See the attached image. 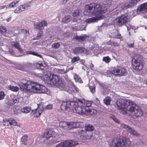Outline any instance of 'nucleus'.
Here are the masks:
<instances>
[{
    "instance_id": "17",
    "label": "nucleus",
    "mask_w": 147,
    "mask_h": 147,
    "mask_svg": "<svg viewBox=\"0 0 147 147\" xmlns=\"http://www.w3.org/2000/svg\"><path fill=\"white\" fill-rule=\"evenodd\" d=\"M121 126L123 128L127 130L131 134L136 136H139V134L136 132V131L132 129L128 125L123 124L121 125Z\"/></svg>"
},
{
    "instance_id": "27",
    "label": "nucleus",
    "mask_w": 147,
    "mask_h": 147,
    "mask_svg": "<svg viewBox=\"0 0 147 147\" xmlns=\"http://www.w3.org/2000/svg\"><path fill=\"white\" fill-rule=\"evenodd\" d=\"M111 34L112 37L114 38H120L121 36V34H119L117 31L115 30Z\"/></svg>"
},
{
    "instance_id": "60",
    "label": "nucleus",
    "mask_w": 147,
    "mask_h": 147,
    "mask_svg": "<svg viewBox=\"0 0 147 147\" xmlns=\"http://www.w3.org/2000/svg\"><path fill=\"white\" fill-rule=\"evenodd\" d=\"M119 45V44L115 42H113L112 46H114V47H115L116 46H118Z\"/></svg>"
},
{
    "instance_id": "4",
    "label": "nucleus",
    "mask_w": 147,
    "mask_h": 147,
    "mask_svg": "<svg viewBox=\"0 0 147 147\" xmlns=\"http://www.w3.org/2000/svg\"><path fill=\"white\" fill-rule=\"evenodd\" d=\"M130 143L129 139L122 137L114 139L112 142L111 145L112 147H128L130 146Z\"/></svg>"
},
{
    "instance_id": "37",
    "label": "nucleus",
    "mask_w": 147,
    "mask_h": 147,
    "mask_svg": "<svg viewBox=\"0 0 147 147\" xmlns=\"http://www.w3.org/2000/svg\"><path fill=\"white\" fill-rule=\"evenodd\" d=\"M26 52L27 54L32 55H34L38 56L40 57H42V56L41 55L38 54L35 52H34L31 51H28Z\"/></svg>"
},
{
    "instance_id": "3",
    "label": "nucleus",
    "mask_w": 147,
    "mask_h": 147,
    "mask_svg": "<svg viewBox=\"0 0 147 147\" xmlns=\"http://www.w3.org/2000/svg\"><path fill=\"white\" fill-rule=\"evenodd\" d=\"M44 78L45 82L47 84L58 86L62 89L64 88L66 85L64 80L57 75L49 76L46 74L44 76Z\"/></svg>"
},
{
    "instance_id": "29",
    "label": "nucleus",
    "mask_w": 147,
    "mask_h": 147,
    "mask_svg": "<svg viewBox=\"0 0 147 147\" xmlns=\"http://www.w3.org/2000/svg\"><path fill=\"white\" fill-rule=\"evenodd\" d=\"M88 36L86 35H84L83 36H76L75 37V38L78 41L80 42H82Z\"/></svg>"
},
{
    "instance_id": "56",
    "label": "nucleus",
    "mask_w": 147,
    "mask_h": 147,
    "mask_svg": "<svg viewBox=\"0 0 147 147\" xmlns=\"http://www.w3.org/2000/svg\"><path fill=\"white\" fill-rule=\"evenodd\" d=\"M11 99L9 100L8 102V105L10 106H12L14 105V103H13Z\"/></svg>"
},
{
    "instance_id": "59",
    "label": "nucleus",
    "mask_w": 147,
    "mask_h": 147,
    "mask_svg": "<svg viewBox=\"0 0 147 147\" xmlns=\"http://www.w3.org/2000/svg\"><path fill=\"white\" fill-rule=\"evenodd\" d=\"M37 113V110L36 109L34 110H32L31 112L30 113V115H32L35 113Z\"/></svg>"
},
{
    "instance_id": "18",
    "label": "nucleus",
    "mask_w": 147,
    "mask_h": 147,
    "mask_svg": "<svg viewBox=\"0 0 147 147\" xmlns=\"http://www.w3.org/2000/svg\"><path fill=\"white\" fill-rule=\"evenodd\" d=\"M47 25V22L45 21H42L39 23L35 24H34V27L37 29L41 30L45 26Z\"/></svg>"
},
{
    "instance_id": "44",
    "label": "nucleus",
    "mask_w": 147,
    "mask_h": 147,
    "mask_svg": "<svg viewBox=\"0 0 147 147\" xmlns=\"http://www.w3.org/2000/svg\"><path fill=\"white\" fill-rule=\"evenodd\" d=\"M102 60L106 63H108L110 61L111 59L108 56H107L103 57Z\"/></svg>"
},
{
    "instance_id": "33",
    "label": "nucleus",
    "mask_w": 147,
    "mask_h": 147,
    "mask_svg": "<svg viewBox=\"0 0 147 147\" xmlns=\"http://www.w3.org/2000/svg\"><path fill=\"white\" fill-rule=\"evenodd\" d=\"M7 31L6 28L3 26H0V32L1 34L5 35Z\"/></svg>"
},
{
    "instance_id": "45",
    "label": "nucleus",
    "mask_w": 147,
    "mask_h": 147,
    "mask_svg": "<svg viewBox=\"0 0 147 147\" xmlns=\"http://www.w3.org/2000/svg\"><path fill=\"white\" fill-rule=\"evenodd\" d=\"M68 71L69 70H67V69H59L58 70L59 73L62 74H66Z\"/></svg>"
},
{
    "instance_id": "28",
    "label": "nucleus",
    "mask_w": 147,
    "mask_h": 147,
    "mask_svg": "<svg viewBox=\"0 0 147 147\" xmlns=\"http://www.w3.org/2000/svg\"><path fill=\"white\" fill-rule=\"evenodd\" d=\"M31 3L30 2L27 3L25 4L24 5H20V7H21V9L23 11H24L25 9H28L30 7V6Z\"/></svg>"
},
{
    "instance_id": "30",
    "label": "nucleus",
    "mask_w": 147,
    "mask_h": 147,
    "mask_svg": "<svg viewBox=\"0 0 147 147\" xmlns=\"http://www.w3.org/2000/svg\"><path fill=\"white\" fill-rule=\"evenodd\" d=\"M28 140V136L26 135L23 136L21 139L22 144L25 145H26V142Z\"/></svg>"
},
{
    "instance_id": "16",
    "label": "nucleus",
    "mask_w": 147,
    "mask_h": 147,
    "mask_svg": "<svg viewBox=\"0 0 147 147\" xmlns=\"http://www.w3.org/2000/svg\"><path fill=\"white\" fill-rule=\"evenodd\" d=\"M71 102L67 101L63 102L60 106L61 109L69 111L70 109H71V108H72L71 105Z\"/></svg>"
},
{
    "instance_id": "53",
    "label": "nucleus",
    "mask_w": 147,
    "mask_h": 147,
    "mask_svg": "<svg viewBox=\"0 0 147 147\" xmlns=\"http://www.w3.org/2000/svg\"><path fill=\"white\" fill-rule=\"evenodd\" d=\"M5 94L3 92H0V100L3 99L5 97Z\"/></svg>"
},
{
    "instance_id": "42",
    "label": "nucleus",
    "mask_w": 147,
    "mask_h": 147,
    "mask_svg": "<svg viewBox=\"0 0 147 147\" xmlns=\"http://www.w3.org/2000/svg\"><path fill=\"white\" fill-rule=\"evenodd\" d=\"M42 32L40 31L37 34V36L36 37L34 38L33 39L34 40L38 39L40 38L42 36Z\"/></svg>"
},
{
    "instance_id": "7",
    "label": "nucleus",
    "mask_w": 147,
    "mask_h": 147,
    "mask_svg": "<svg viewBox=\"0 0 147 147\" xmlns=\"http://www.w3.org/2000/svg\"><path fill=\"white\" fill-rule=\"evenodd\" d=\"M126 101L124 99H119L117 101V105L120 110V112L123 114H125L126 113Z\"/></svg>"
},
{
    "instance_id": "63",
    "label": "nucleus",
    "mask_w": 147,
    "mask_h": 147,
    "mask_svg": "<svg viewBox=\"0 0 147 147\" xmlns=\"http://www.w3.org/2000/svg\"><path fill=\"white\" fill-rule=\"evenodd\" d=\"M134 43H133L130 44H127L128 46L129 47H134Z\"/></svg>"
},
{
    "instance_id": "62",
    "label": "nucleus",
    "mask_w": 147,
    "mask_h": 147,
    "mask_svg": "<svg viewBox=\"0 0 147 147\" xmlns=\"http://www.w3.org/2000/svg\"><path fill=\"white\" fill-rule=\"evenodd\" d=\"M38 67H40V68L41 69H43L44 68V66L42 64H38Z\"/></svg>"
},
{
    "instance_id": "22",
    "label": "nucleus",
    "mask_w": 147,
    "mask_h": 147,
    "mask_svg": "<svg viewBox=\"0 0 147 147\" xmlns=\"http://www.w3.org/2000/svg\"><path fill=\"white\" fill-rule=\"evenodd\" d=\"M136 107V109L135 110L133 114H134L135 116L136 117H140L143 115V113L142 111L138 106Z\"/></svg>"
},
{
    "instance_id": "41",
    "label": "nucleus",
    "mask_w": 147,
    "mask_h": 147,
    "mask_svg": "<svg viewBox=\"0 0 147 147\" xmlns=\"http://www.w3.org/2000/svg\"><path fill=\"white\" fill-rule=\"evenodd\" d=\"M18 1H14L13 2L11 3L8 5V7L12 8L14 7V5L18 3Z\"/></svg>"
},
{
    "instance_id": "48",
    "label": "nucleus",
    "mask_w": 147,
    "mask_h": 147,
    "mask_svg": "<svg viewBox=\"0 0 147 147\" xmlns=\"http://www.w3.org/2000/svg\"><path fill=\"white\" fill-rule=\"evenodd\" d=\"M53 133V132L52 130H49V131L45 132L44 135V137H47V136H46V135L49 137V135H51Z\"/></svg>"
},
{
    "instance_id": "40",
    "label": "nucleus",
    "mask_w": 147,
    "mask_h": 147,
    "mask_svg": "<svg viewBox=\"0 0 147 147\" xmlns=\"http://www.w3.org/2000/svg\"><path fill=\"white\" fill-rule=\"evenodd\" d=\"M20 34H21L23 36H24L26 34H27V31L25 29H22L20 30V32L18 33Z\"/></svg>"
},
{
    "instance_id": "61",
    "label": "nucleus",
    "mask_w": 147,
    "mask_h": 147,
    "mask_svg": "<svg viewBox=\"0 0 147 147\" xmlns=\"http://www.w3.org/2000/svg\"><path fill=\"white\" fill-rule=\"evenodd\" d=\"M14 100H15V102L16 103H18L19 102V99L16 97H14L13 98Z\"/></svg>"
},
{
    "instance_id": "25",
    "label": "nucleus",
    "mask_w": 147,
    "mask_h": 147,
    "mask_svg": "<svg viewBox=\"0 0 147 147\" xmlns=\"http://www.w3.org/2000/svg\"><path fill=\"white\" fill-rule=\"evenodd\" d=\"M86 108V114H89L92 115L95 114L97 113L96 111L94 109H90L87 107Z\"/></svg>"
},
{
    "instance_id": "52",
    "label": "nucleus",
    "mask_w": 147,
    "mask_h": 147,
    "mask_svg": "<svg viewBox=\"0 0 147 147\" xmlns=\"http://www.w3.org/2000/svg\"><path fill=\"white\" fill-rule=\"evenodd\" d=\"M11 125L16 126L17 125V122L14 120H10V125Z\"/></svg>"
},
{
    "instance_id": "8",
    "label": "nucleus",
    "mask_w": 147,
    "mask_h": 147,
    "mask_svg": "<svg viewBox=\"0 0 147 147\" xmlns=\"http://www.w3.org/2000/svg\"><path fill=\"white\" fill-rule=\"evenodd\" d=\"M134 61H133V68L136 70H140L143 67V65L142 63V59L141 57L139 56H135L134 59Z\"/></svg>"
},
{
    "instance_id": "6",
    "label": "nucleus",
    "mask_w": 147,
    "mask_h": 147,
    "mask_svg": "<svg viewBox=\"0 0 147 147\" xmlns=\"http://www.w3.org/2000/svg\"><path fill=\"white\" fill-rule=\"evenodd\" d=\"M71 105L72 107L71 109L74 112L78 114H86V108L82 107V105L81 104V102L79 100L78 102H71Z\"/></svg>"
},
{
    "instance_id": "50",
    "label": "nucleus",
    "mask_w": 147,
    "mask_h": 147,
    "mask_svg": "<svg viewBox=\"0 0 147 147\" xmlns=\"http://www.w3.org/2000/svg\"><path fill=\"white\" fill-rule=\"evenodd\" d=\"M129 2L132 7L133 6L136 4L137 1L136 0H131Z\"/></svg>"
},
{
    "instance_id": "10",
    "label": "nucleus",
    "mask_w": 147,
    "mask_h": 147,
    "mask_svg": "<svg viewBox=\"0 0 147 147\" xmlns=\"http://www.w3.org/2000/svg\"><path fill=\"white\" fill-rule=\"evenodd\" d=\"M59 126L64 129L67 130H69L76 127V123L75 122H69L63 121L60 123Z\"/></svg>"
},
{
    "instance_id": "20",
    "label": "nucleus",
    "mask_w": 147,
    "mask_h": 147,
    "mask_svg": "<svg viewBox=\"0 0 147 147\" xmlns=\"http://www.w3.org/2000/svg\"><path fill=\"white\" fill-rule=\"evenodd\" d=\"M43 103L41 102L40 104H38V108L40 109L41 111H42L45 109H50L53 108V105L51 104H49L47 105L45 107H44L43 106Z\"/></svg>"
},
{
    "instance_id": "26",
    "label": "nucleus",
    "mask_w": 147,
    "mask_h": 147,
    "mask_svg": "<svg viewBox=\"0 0 147 147\" xmlns=\"http://www.w3.org/2000/svg\"><path fill=\"white\" fill-rule=\"evenodd\" d=\"M12 46L14 47L16 49H18L19 51L21 53H23L24 50L20 48V46L19 44L17 42H14Z\"/></svg>"
},
{
    "instance_id": "43",
    "label": "nucleus",
    "mask_w": 147,
    "mask_h": 147,
    "mask_svg": "<svg viewBox=\"0 0 147 147\" xmlns=\"http://www.w3.org/2000/svg\"><path fill=\"white\" fill-rule=\"evenodd\" d=\"M60 46V44L58 42L54 43L52 45V48L54 49H58Z\"/></svg>"
},
{
    "instance_id": "9",
    "label": "nucleus",
    "mask_w": 147,
    "mask_h": 147,
    "mask_svg": "<svg viewBox=\"0 0 147 147\" xmlns=\"http://www.w3.org/2000/svg\"><path fill=\"white\" fill-rule=\"evenodd\" d=\"M128 20V18L126 16L123 15L116 18L114 22L117 25L121 26L125 24L127 22Z\"/></svg>"
},
{
    "instance_id": "24",
    "label": "nucleus",
    "mask_w": 147,
    "mask_h": 147,
    "mask_svg": "<svg viewBox=\"0 0 147 147\" xmlns=\"http://www.w3.org/2000/svg\"><path fill=\"white\" fill-rule=\"evenodd\" d=\"M79 100L81 102V104L82 105V107L84 108H86L87 107L88 108L91 105L92 102L90 101H84V102H83L80 100Z\"/></svg>"
},
{
    "instance_id": "14",
    "label": "nucleus",
    "mask_w": 147,
    "mask_h": 147,
    "mask_svg": "<svg viewBox=\"0 0 147 147\" xmlns=\"http://www.w3.org/2000/svg\"><path fill=\"white\" fill-rule=\"evenodd\" d=\"M127 106L126 107L127 110L133 113L136 109V107H138L135 104L133 103L129 100H127L126 102Z\"/></svg>"
},
{
    "instance_id": "51",
    "label": "nucleus",
    "mask_w": 147,
    "mask_h": 147,
    "mask_svg": "<svg viewBox=\"0 0 147 147\" xmlns=\"http://www.w3.org/2000/svg\"><path fill=\"white\" fill-rule=\"evenodd\" d=\"M3 122V124L5 125H10V120L8 119H6L4 120Z\"/></svg>"
},
{
    "instance_id": "34",
    "label": "nucleus",
    "mask_w": 147,
    "mask_h": 147,
    "mask_svg": "<svg viewBox=\"0 0 147 147\" xmlns=\"http://www.w3.org/2000/svg\"><path fill=\"white\" fill-rule=\"evenodd\" d=\"M74 78L76 82L82 83V80L80 77L76 74H75L74 76Z\"/></svg>"
},
{
    "instance_id": "1",
    "label": "nucleus",
    "mask_w": 147,
    "mask_h": 147,
    "mask_svg": "<svg viewBox=\"0 0 147 147\" xmlns=\"http://www.w3.org/2000/svg\"><path fill=\"white\" fill-rule=\"evenodd\" d=\"M107 5L93 3L87 5L85 6V10L88 15H93L95 17L88 18L85 20L87 23H91L97 22L102 19V14L107 12Z\"/></svg>"
},
{
    "instance_id": "35",
    "label": "nucleus",
    "mask_w": 147,
    "mask_h": 147,
    "mask_svg": "<svg viewBox=\"0 0 147 147\" xmlns=\"http://www.w3.org/2000/svg\"><path fill=\"white\" fill-rule=\"evenodd\" d=\"M111 98L109 97H107L103 101L104 103L107 105H108L110 104V102L111 101Z\"/></svg>"
},
{
    "instance_id": "11",
    "label": "nucleus",
    "mask_w": 147,
    "mask_h": 147,
    "mask_svg": "<svg viewBox=\"0 0 147 147\" xmlns=\"http://www.w3.org/2000/svg\"><path fill=\"white\" fill-rule=\"evenodd\" d=\"M78 144L76 141L71 140H67L65 142H61L57 144L56 147H70L75 146Z\"/></svg>"
},
{
    "instance_id": "21",
    "label": "nucleus",
    "mask_w": 147,
    "mask_h": 147,
    "mask_svg": "<svg viewBox=\"0 0 147 147\" xmlns=\"http://www.w3.org/2000/svg\"><path fill=\"white\" fill-rule=\"evenodd\" d=\"M85 50L84 48L82 47H76L74 49L73 51L74 54H78L84 53Z\"/></svg>"
},
{
    "instance_id": "38",
    "label": "nucleus",
    "mask_w": 147,
    "mask_h": 147,
    "mask_svg": "<svg viewBox=\"0 0 147 147\" xmlns=\"http://www.w3.org/2000/svg\"><path fill=\"white\" fill-rule=\"evenodd\" d=\"M70 16H65L62 18V22L64 23H66L70 19Z\"/></svg>"
},
{
    "instance_id": "55",
    "label": "nucleus",
    "mask_w": 147,
    "mask_h": 147,
    "mask_svg": "<svg viewBox=\"0 0 147 147\" xmlns=\"http://www.w3.org/2000/svg\"><path fill=\"white\" fill-rule=\"evenodd\" d=\"M86 27V26L85 25H80V26L79 30H85Z\"/></svg>"
},
{
    "instance_id": "58",
    "label": "nucleus",
    "mask_w": 147,
    "mask_h": 147,
    "mask_svg": "<svg viewBox=\"0 0 147 147\" xmlns=\"http://www.w3.org/2000/svg\"><path fill=\"white\" fill-rule=\"evenodd\" d=\"M125 25L127 26L128 30H130L132 28V26L128 24H125Z\"/></svg>"
},
{
    "instance_id": "49",
    "label": "nucleus",
    "mask_w": 147,
    "mask_h": 147,
    "mask_svg": "<svg viewBox=\"0 0 147 147\" xmlns=\"http://www.w3.org/2000/svg\"><path fill=\"white\" fill-rule=\"evenodd\" d=\"M89 88L91 92L93 93L95 91V87L94 86H89Z\"/></svg>"
},
{
    "instance_id": "57",
    "label": "nucleus",
    "mask_w": 147,
    "mask_h": 147,
    "mask_svg": "<svg viewBox=\"0 0 147 147\" xmlns=\"http://www.w3.org/2000/svg\"><path fill=\"white\" fill-rule=\"evenodd\" d=\"M8 51L10 54L12 55L14 54V51L11 49L9 48Z\"/></svg>"
},
{
    "instance_id": "47",
    "label": "nucleus",
    "mask_w": 147,
    "mask_h": 147,
    "mask_svg": "<svg viewBox=\"0 0 147 147\" xmlns=\"http://www.w3.org/2000/svg\"><path fill=\"white\" fill-rule=\"evenodd\" d=\"M22 11L21 7L20 6H19L16 8L14 12L16 13H19Z\"/></svg>"
},
{
    "instance_id": "15",
    "label": "nucleus",
    "mask_w": 147,
    "mask_h": 147,
    "mask_svg": "<svg viewBox=\"0 0 147 147\" xmlns=\"http://www.w3.org/2000/svg\"><path fill=\"white\" fill-rule=\"evenodd\" d=\"M137 13L139 14H143L147 13V2L140 5L138 7Z\"/></svg>"
},
{
    "instance_id": "46",
    "label": "nucleus",
    "mask_w": 147,
    "mask_h": 147,
    "mask_svg": "<svg viewBox=\"0 0 147 147\" xmlns=\"http://www.w3.org/2000/svg\"><path fill=\"white\" fill-rule=\"evenodd\" d=\"M79 59L80 58L78 56L74 57L72 59L71 62V63H73L75 62L78 61Z\"/></svg>"
},
{
    "instance_id": "12",
    "label": "nucleus",
    "mask_w": 147,
    "mask_h": 147,
    "mask_svg": "<svg viewBox=\"0 0 147 147\" xmlns=\"http://www.w3.org/2000/svg\"><path fill=\"white\" fill-rule=\"evenodd\" d=\"M64 88H63L62 90L67 91L69 93H76L78 91L77 88L71 82L69 83V84L68 86L66 87L65 86Z\"/></svg>"
},
{
    "instance_id": "23",
    "label": "nucleus",
    "mask_w": 147,
    "mask_h": 147,
    "mask_svg": "<svg viewBox=\"0 0 147 147\" xmlns=\"http://www.w3.org/2000/svg\"><path fill=\"white\" fill-rule=\"evenodd\" d=\"M55 141L53 138L52 136L48 137L46 140L44 141V143L46 144L47 146L52 144L54 143Z\"/></svg>"
},
{
    "instance_id": "64",
    "label": "nucleus",
    "mask_w": 147,
    "mask_h": 147,
    "mask_svg": "<svg viewBox=\"0 0 147 147\" xmlns=\"http://www.w3.org/2000/svg\"><path fill=\"white\" fill-rule=\"evenodd\" d=\"M85 62V60L84 59H82L80 61V63L81 64H84Z\"/></svg>"
},
{
    "instance_id": "32",
    "label": "nucleus",
    "mask_w": 147,
    "mask_h": 147,
    "mask_svg": "<svg viewBox=\"0 0 147 147\" xmlns=\"http://www.w3.org/2000/svg\"><path fill=\"white\" fill-rule=\"evenodd\" d=\"M80 10L77 9L73 11L72 12V15L74 17H76L80 15Z\"/></svg>"
},
{
    "instance_id": "39",
    "label": "nucleus",
    "mask_w": 147,
    "mask_h": 147,
    "mask_svg": "<svg viewBox=\"0 0 147 147\" xmlns=\"http://www.w3.org/2000/svg\"><path fill=\"white\" fill-rule=\"evenodd\" d=\"M109 117L111 118L113 121L116 123H119L120 121H119L118 119H117L113 115H111L109 116Z\"/></svg>"
},
{
    "instance_id": "2",
    "label": "nucleus",
    "mask_w": 147,
    "mask_h": 147,
    "mask_svg": "<svg viewBox=\"0 0 147 147\" xmlns=\"http://www.w3.org/2000/svg\"><path fill=\"white\" fill-rule=\"evenodd\" d=\"M19 86L21 90L24 92L45 93L48 91V89L45 86L33 81H28L24 84L21 83Z\"/></svg>"
},
{
    "instance_id": "5",
    "label": "nucleus",
    "mask_w": 147,
    "mask_h": 147,
    "mask_svg": "<svg viewBox=\"0 0 147 147\" xmlns=\"http://www.w3.org/2000/svg\"><path fill=\"white\" fill-rule=\"evenodd\" d=\"M84 129L86 132L83 130H81L79 131L78 133L79 134V137H78V138H80L82 136L84 137H85L86 139H89L92 136L91 132L94 130V127L92 125L88 124L85 126Z\"/></svg>"
},
{
    "instance_id": "31",
    "label": "nucleus",
    "mask_w": 147,
    "mask_h": 147,
    "mask_svg": "<svg viewBox=\"0 0 147 147\" xmlns=\"http://www.w3.org/2000/svg\"><path fill=\"white\" fill-rule=\"evenodd\" d=\"M31 110V108L30 107H24L23 109H21V111L24 113H29Z\"/></svg>"
},
{
    "instance_id": "19",
    "label": "nucleus",
    "mask_w": 147,
    "mask_h": 147,
    "mask_svg": "<svg viewBox=\"0 0 147 147\" xmlns=\"http://www.w3.org/2000/svg\"><path fill=\"white\" fill-rule=\"evenodd\" d=\"M131 7V5L129 2H128V3H127L123 4H119L117 6V8H119L120 11L121 10H124Z\"/></svg>"
},
{
    "instance_id": "36",
    "label": "nucleus",
    "mask_w": 147,
    "mask_h": 147,
    "mask_svg": "<svg viewBox=\"0 0 147 147\" xmlns=\"http://www.w3.org/2000/svg\"><path fill=\"white\" fill-rule=\"evenodd\" d=\"M8 87L9 88V89L13 91L17 92L18 90V88L17 87L13 86L11 85H8Z\"/></svg>"
},
{
    "instance_id": "54",
    "label": "nucleus",
    "mask_w": 147,
    "mask_h": 147,
    "mask_svg": "<svg viewBox=\"0 0 147 147\" xmlns=\"http://www.w3.org/2000/svg\"><path fill=\"white\" fill-rule=\"evenodd\" d=\"M67 1V0H62L59 3V4L61 5H63L66 3Z\"/></svg>"
},
{
    "instance_id": "13",
    "label": "nucleus",
    "mask_w": 147,
    "mask_h": 147,
    "mask_svg": "<svg viewBox=\"0 0 147 147\" xmlns=\"http://www.w3.org/2000/svg\"><path fill=\"white\" fill-rule=\"evenodd\" d=\"M125 72L124 68L121 67L114 68L112 70L111 73L115 75L123 76Z\"/></svg>"
}]
</instances>
